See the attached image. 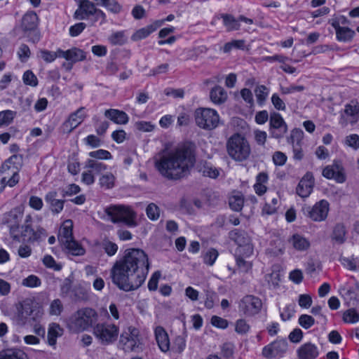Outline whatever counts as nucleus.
<instances>
[{
  "label": "nucleus",
  "instance_id": "obj_1",
  "mask_svg": "<svg viewBox=\"0 0 359 359\" xmlns=\"http://www.w3.org/2000/svg\"><path fill=\"white\" fill-rule=\"evenodd\" d=\"M149 266L148 255L144 250L127 249L123 258L116 262L111 269L112 283L123 291L135 290L144 283Z\"/></svg>",
  "mask_w": 359,
  "mask_h": 359
},
{
  "label": "nucleus",
  "instance_id": "obj_2",
  "mask_svg": "<svg viewBox=\"0 0 359 359\" xmlns=\"http://www.w3.org/2000/svg\"><path fill=\"white\" fill-rule=\"evenodd\" d=\"M195 162L192 151L186 147L163 155L156 161V168L165 178L177 180L184 177Z\"/></svg>",
  "mask_w": 359,
  "mask_h": 359
},
{
  "label": "nucleus",
  "instance_id": "obj_3",
  "mask_svg": "<svg viewBox=\"0 0 359 359\" xmlns=\"http://www.w3.org/2000/svg\"><path fill=\"white\" fill-rule=\"evenodd\" d=\"M99 319L98 313L93 308L83 307L69 317L67 327L74 333H80L93 328Z\"/></svg>",
  "mask_w": 359,
  "mask_h": 359
},
{
  "label": "nucleus",
  "instance_id": "obj_4",
  "mask_svg": "<svg viewBox=\"0 0 359 359\" xmlns=\"http://www.w3.org/2000/svg\"><path fill=\"white\" fill-rule=\"evenodd\" d=\"M226 149L229 157L236 162L248 160L251 155L250 144L247 138L240 134L234 133L226 142Z\"/></svg>",
  "mask_w": 359,
  "mask_h": 359
},
{
  "label": "nucleus",
  "instance_id": "obj_5",
  "mask_svg": "<svg viewBox=\"0 0 359 359\" xmlns=\"http://www.w3.org/2000/svg\"><path fill=\"white\" fill-rule=\"evenodd\" d=\"M105 213L114 223H123L129 227L137 225L136 212L129 206L124 205H111L104 209Z\"/></svg>",
  "mask_w": 359,
  "mask_h": 359
},
{
  "label": "nucleus",
  "instance_id": "obj_6",
  "mask_svg": "<svg viewBox=\"0 0 359 359\" xmlns=\"http://www.w3.org/2000/svg\"><path fill=\"white\" fill-rule=\"evenodd\" d=\"M74 18L77 20H86L92 17L93 23L100 21L102 25L106 22V14L90 0H79V7L74 13Z\"/></svg>",
  "mask_w": 359,
  "mask_h": 359
},
{
  "label": "nucleus",
  "instance_id": "obj_7",
  "mask_svg": "<svg viewBox=\"0 0 359 359\" xmlns=\"http://www.w3.org/2000/svg\"><path fill=\"white\" fill-rule=\"evenodd\" d=\"M93 334L102 345L108 346L117 340L119 327L113 323H97L93 327Z\"/></svg>",
  "mask_w": 359,
  "mask_h": 359
},
{
  "label": "nucleus",
  "instance_id": "obj_8",
  "mask_svg": "<svg viewBox=\"0 0 359 359\" xmlns=\"http://www.w3.org/2000/svg\"><path fill=\"white\" fill-rule=\"evenodd\" d=\"M23 215L24 208L20 205L6 212L3 217V223L7 225L11 238L17 242L20 241L19 230Z\"/></svg>",
  "mask_w": 359,
  "mask_h": 359
},
{
  "label": "nucleus",
  "instance_id": "obj_9",
  "mask_svg": "<svg viewBox=\"0 0 359 359\" xmlns=\"http://www.w3.org/2000/svg\"><path fill=\"white\" fill-rule=\"evenodd\" d=\"M196 124L201 128L212 130L218 126L219 116L210 108H198L194 112Z\"/></svg>",
  "mask_w": 359,
  "mask_h": 359
},
{
  "label": "nucleus",
  "instance_id": "obj_10",
  "mask_svg": "<svg viewBox=\"0 0 359 359\" xmlns=\"http://www.w3.org/2000/svg\"><path fill=\"white\" fill-rule=\"evenodd\" d=\"M20 238L27 239L29 243H34L41 241L47 236L46 231L41 226L34 224L31 215L25 216L24 223L21 226Z\"/></svg>",
  "mask_w": 359,
  "mask_h": 359
},
{
  "label": "nucleus",
  "instance_id": "obj_11",
  "mask_svg": "<svg viewBox=\"0 0 359 359\" xmlns=\"http://www.w3.org/2000/svg\"><path fill=\"white\" fill-rule=\"evenodd\" d=\"M139 330L134 327H128L120 335L118 348L125 352H136L140 348Z\"/></svg>",
  "mask_w": 359,
  "mask_h": 359
},
{
  "label": "nucleus",
  "instance_id": "obj_12",
  "mask_svg": "<svg viewBox=\"0 0 359 359\" xmlns=\"http://www.w3.org/2000/svg\"><path fill=\"white\" fill-rule=\"evenodd\" d=\"M230 238L238 245L237 253L244 257H250L254 251L251 238L242 230L235 229L230 232Z\"/></svg>",
  "mask_w": 359,
  "mask_h": 359
},
{
  "label": "nucleus",
  "instance_id": "obj_13",
  "mask_svg": "<svg viewBox=\"0 0 359 359\" xmlns=\"http://www.w3.org/2000/svg\"><path fill=\"white\" fill-rule=\"evenodd\" d=\"M304 214L314 222H322L326 219L330 211V203L323 199L313 206H306L302 209Z\"/></svg>",
  "mask_w": 359,
  "mask_h": 359
},
{
  "label": "nucleus",
  "instance_id": "obj_14",
  "mask_svg": "<svg viewBox=\"0 0 359 359\" xmlns=\"http://www.w3.org/2000/svg\"><path fill=\"white\" fill-rule=\"evenodd\" d=\"M287 125L282 116L277 112L271 113L269 117V128L271 137L276 140L282 139L287 133Z\"/></svg>",
  "mask_w": 359,
  "mask_h": 359
},
{
  "label": "nucleus",
  "instance_id": "obj_15",
  "mask_svg": "<svg viewBox=\"0 0 359 359\" xmlns=\"http://www.w3.org/2000/svg\"><path fill=\"white\" fill-rule=\"evenodd\" d=\"M262 307V300L253 295L245 296L238 304L239 311L246 316H253L259 313Z\"/></svg>",
  "mask_w": 359,
  "mask_h": 359
},
{
  "label": "nucleus",
  "instance_id": "obj_16",
  "mask_svg": "<svg viewBox=\"0 0 359 359\" xmlns=\"http://www.w3.org/2000/svg\"><path fill=\"white\" fill-rule=\"evenodd\" d=\"M287 350L286 339H278L265 346L262 349V355L268 359H279Z\"/></svg>",
  "mask_w": 359,
  "mask_h": 359
},
{
  "label": "nucleus",
  "instance_id": "obj_17",
  "mask_svg": "<svg viewBox=\"0 0 359 359\" xmlns=\"http://www.w3.org/2000/svg\"><path fill=\"white\" fill-rule=\"evenodd\" d=\"M359 120V103L356 100H351L344 106L341 113L339 123L345 127L348 124H355Z\"/></svg>",
  "mask_w": 359,
  "mask_h": 359
},
{
  "label": "nucleus",
  "instance_id": "obj_18",
  "mask_svg": "<svg viewBox=\"0 0 359 359\" xmlns=\"http://www.w3.org/2000/svg\"><path fill=\"white\" fill-rule=\"evenodd\" d=\"M85 110V107H81L69 114L68 118L62 125L63 133H71L85 120L87 116Z\"/></svg>",
  "mask_w": 359,
  "mask_h": 359
},
{
  "label": "nucleus",
  "instance_id": "obj_19",
  "mask_svg": "<svg viewBox=\"0 0 359 359\" xmlns=\"http://www.w3.org/2000/svg\"><path fill=\"white\" fill-rule=\"evenodd\" d=\"M0 180L6 187H15L20 181L18 169L11 168V167H8L6 163H3L0 167Z\"/></svg>",
  "mask_w": 359,
  "mask_h": 359
},
{
  "label": "nucleus",
  "instance_id": "obj_20",
  "mask_svg": "<svg viewBox=\"0 0 359 359\" xmlns=\"http://www.w3.org/2000/svg\"><path fill=\"white\" fill-rule=\"evenodd\" d=\"M314 185L313 176L311 172H306L299 182L296 192L302 198L308 197L313 191Z\"/></svg>",
  "mask_w": 359,
  "mask_h": 359
},
{
  "label": "nucleus",
  "instance_id": "obj_21",
  "mask_svg": "<svg viewBox=\"0 0 359 359\" xmlns=\"http://www.w3.org/2000/svg\"><path fill=\"white\" fill-rule=\"evenodd\" d=\"M32 304L29 302H25L21 305V309L18 311V318L22 324H25L31 320L36 321L39 316V311L35 314Z\"/></svg>",
  "mask_w": 359,
  "mask_h": 359
},
{
  "label": "nucleus",
  "instance_id": "obj_22",
  "mask_svg": "<svg viewBox=\"0 0 359 359\" xmlns=\"http://www.w3.org/2000/svg\"><path fill=\"white\" fill-rule=\"evenodd\" d=\"M57 192L56 191H48L45 196V201L48 204L50 211L55 215L62 211L65 202V200L57 199Z\"/></svg>",
  "mask_w": 359,
  "mask_h": 359
},
{
  "label": "nucleus",
  "instance_id": "obj_23",
  "mask_svg": "<svg viewBox=\"0 0 359 359\" xmlns=\"http://www.w3.org/2000/svg\"><path fill=\"white\" fill-rule=\"evenodd\" d=\"M297 352L299 359H316L319 354L318 347L310 342L302 345Z\"/></svg>",
  "mask_w": 359,
  "mask_h": 359
},
{
  "label": "nucleus",
  "instance_id": "obj_24",
  "mask_svg": "<svg viewBox=\"0 0 359 359\" xmlns=\"http://www.w3.org/2000/svg\"><path fill=\"white\" fill-rule=\"evenodd\" d=\"M155 337L157 344L161 351L165 353L170 350V343L168 333L165 329L161 326L156 327L154 330Z\"/></svg>",
  "mask_w": 359,
  "mask_h": 359
},
{
  "label": "nucleus",
  "instance_id": "obj_25",
  "mask_svg": "<svg viewBox=\"0 0 359 359\" xmlns=\"http://www.w3.org/2000/svg\"><path fill=\"white\" fill-rule=\"evenodd\" d=\"M104 116L120 125L126 124L129 121V117L126 112L115 109H107L104 111Z\"/></svg>",
  "mask_w": 359,
  "mask_h": 359
},
{
  "label": "nucleus",
  "instance_id": "obj_26",
  "mask_svg": "<svg viewBox=\"0 0 359 359\" xmlns=\"http://www.w3.org/2000/svg\"><path fill=\"white\" fill-rule=\"evenodd\" d=\"M57 238L60 244L67 243V241L74 238L73 222L71 219H67L62 223Z\"/></svg>",
  "mask_w": 359,
  "mask_h": 359
},
{
  "label": "nucleus",
  "instance_id": "obj_27",
  "mask_svg": "<svg viewBox=\"0 0 359 359\" xmlns=\"http://www.w3.org/2000/svg\"><path fill=\"white\" fill-rule=\"evenodd\" d=\"M323 175L327 179H334L337 182L342 183L346 180V177L342 170L338 165H330L323 170Z\"/></svg>",
  "mask_w": 359,
  "mask_h": 359
},
{
  "label": "nucleus",
  "instance_id": "obj_28",
  "mask_svg": "<svg viewBox=\"0 0 359 359\" xmlns=\"http://www.w3.org/2000/svg\"><path fill=\"white\" fill-rule=\"evenodd\" d=\"M65 252L73 256H81L86 252L84 248L74 238L69 240L67 243L61 244Z\"/></svg>",
  "mask_w": 359,
  "mask_h": 359
},
{
  "label": "nucleus",
  "instance_id": "obj_29",
  "mask_svg": "<svg viewBox=\"0 0 359 359\" xmlns=\"http://www.w3.org/2000/svg\"><path fill=\"white\" fill-rule=\"evenodd\" d=\"M38 16L34 12H29L24 15L22 19L21 27L23 31H32L37 27Z\"/></svg>",
  "mask_w": 359,
  "mask_h": 359
},
{
  "label": "nucleus",
  "instance_id": "obj_30",
  "mask_svg": "<svg viewBox=\"0 0 359 359\" xmlns=\"http://www.w3.org/2000/svg\"><path fill=\"white\" fill-rule=\"evenodd\" d=\"M269 181V175L265 172H259L256 177V182L253 186L255 193L258 196L264 195L266 191V184Z\"/></svg>",
  "mask_w": 359,
  "mask_h": 359
},
{
  "label": "nucleus",
  "instance_id": "obj_31",
  "mask_svg": "<svg viewBox=\"0 0 359 359\" xmlns=\"http://www.w3.org/2000/svg\"><path fill=\"white\" fill-rule=\"evenodd\" d=\"M63 334V329L57 323L50 324L48 330V344L55 348L57 339Z\"/></svg>",
  "mask_w": 359,
  "mask_h": 359
},
{
  "label": "nucleus",
  "instance_id": "obj_32",
  "mask_svg": "<svg viewBox=\"0 0 359 359\" xmlns=\"http://www.w3.org/2000/svg\"><path fill=\"white\" fill-rule=\"evenodd\" d=\"M0 359H29L27 355L20 349L8 348L0 351Z\"/></svg>",
  "mask_w": 359,
  "mask_h": 359
},
{
  "label": "nucleus",
  "instance_id": "obj_33",
  "mask_svg": "<svg viewBox=\"0 0 359 359\" xmlns=\"http://www.w3.org/2000/svg\"><path fill=\"white\" fill-rule=\"evenodd\" d=\"M210 97L214 103L222 104L226 101L227 93L222 87L217 86L211 90Z\"/></svg>",
  "mask_w": 359,
  "mask_h": 359
},
{
  "label": "nucleus",
  "instance_id": "obj_34",
  "mask_svg": "<svg viewBox=\"0 0 359 359\" xmlns=\"http://www.w3.org/2000/svg\"><path fill=\"white\" fill-rule=\"evenodd\" d=\"M289 243L297 250H305L310 246V243L299 234H294L289 239Z\"/></svg>",
  "mask_w": 359,
  "mask_h": 359
},
{
  "label": "nucleus",
  "instance_id": "obj_35",
  "mask_svg": "<svg viewBox=\"0 0 359 359\" xmlns=\"http://www.w3.org/2000/svg\"><path fill=\"white\" fill-rule=\"evenodd\" d=\"M221 18L227 32L238 30L240 29L239 20L235 18L232 15L222 14Z\"/></svg>",
  "mask_w": 359,
  "mask_h": 359
},
{
  "label": "nucleus",
  "instance_id": "obj_36",
  "mask_svg": "<svg viewBox=\"0 0 359 359\" xmlns=\"http://www.w3.org/2000/svg\"><path fill=\"white\" fill-rule=\"evenodd\" d=\"M97 4L104 6L114 14H118L122 11V6L116 0H100Z\"/></svg>",
  "mask_w": 359,
  "mask_h": 359
},
{
  "label": "nucleus",
  "instance_id": "obj_37",
  "mask_svg": "<svg viewBox=\"0 0 359 359\" xmlns=\"http://www.w3.org/2000/svg\"><path fill=\"white\" fill-rule=\"evenodd\" d=\"M255 94L257 103L262 106L269 96V88L264 85H258L255 89Z\"/></svg>",
  "mask_w": 359,
  "mask_h": 359
},
{
  "label": "nucleus",
  "instance_id": "obj_38",
  "mask_svg": "<svg viewBox=\"0 0 359 359\" xmlns=\"http://www.w3.org/2000/svg\"><path fill=\"white\" fill-rule=\"evenodd\" d=\"M156 30V27L153 25H149L145 27L137 30L131 36V39L137 41L147 37L150 34Z\"/></svg>",
  "mask_w": 359,
  "mask_h": 359
},
{
  "label": "nucleus",
  "instance_id": "obj_39",
  "mask_svg": "<svg viewBox=\"0 0 359 359\" xmlns=\"http://www.w3.org/2000/svg\"><path fill=\"white\" fill-rule=\"evenodd\" d=\"M85 168L94 171L95 173H100L107 170V166L104 163L94 159L89 158L86 161Z\"/></svg>",
  "mask_w": 359,
  "mask_h": 359
},
{
  "label": "nucleus",
  "instance_id": "obj_40",
  "mask_svg": "<svg viewBox=\"0 0 359 359\" xmlns=\"http://www.w3.org/2000/svg\"><path fill=\"white\" fill-rule=\"evenodd\" d=\"M355 32L346 27H342L337 33H336V37L337 39L339 41H351L354 35Z\"/></svg>",
  "mask_w": 359,
  "mask_h": 359
},
{
  "label": "nucleus",
  "instance_id": "obj_41",
  "mask_svg": "<svg viewBox=\"0 0 359 359\" xmlns=\"http://www.w3.org/2000/svg\"><path fill=\"white\" fill-rule=\"evenodd\" d=\"M67 55V60L72 62H77L86 59L85 53L82 50L77 48H72L68 50Z\"/></svg>",
  "mask_w": 359,
  "mask_h": 359
},
{
  "label": "nucleus",
  "instance_id": "obj_42",
  "mask_svg": "<svg viewBox=\"0 0 359 359\" xmlns=\"http://www.w3.org/2000/svg\"><path fill=\"white\" fill-rule=\"evenodd\" d=\"M244 203V199L242 195L236 194L231 196L229 198V204L230 208L234 211H240L242 210Z\"/></svg>",
  "mask_w": 359,
  "mask_h": 359
},
{
  "label": "nucleus",
  "instance_id": "obj_43",
  "mask_svg": "<svg viewBox=\"0 0 359 359\" xmlns=\"http://www.w3.org/2000/svg\"><path fill=\"white\" fill-rule=\"evenodd\" d=\"M342 319L346 323H356L359 322V312L355 309H349L343 313Z\"/></svg>",
  "mask_w": 359,
  "mask_h": 359
},
{
  "label": "nucleus",
  "instance_id": "obj_44",
  "mask_svg": "<svg viewBox=\"0 0 359 359\" xmlns=\"http://www.w3.org/2000/svg\"><path fill=\"white\" fill-rule=\"evenodd\" d=\"M4 163H6L8 167L19 170L23 163V156L22 154H13Z\"/></svg>",
  "mask_w": 359,
  "mask_h": 359
},
{
  "label": "nucleus",
  "instance_id": "obj_45",
  "mask_svg": "<svg viewBox=\"0 0 359 359\" xmlns=\"http://www.w3.org/2000/svg\"><path fill=\"white\" fill-rule=\"evenodd\" d=\"M109 41L112 45H123L127 41V38L123 31L116 32L112 33L109 37Z\"/></svg>",
  "mask_w": 359,
  "mask_h": 359
},
{
  "label": "nucleus",
  "instance_id": "obj_46",
  "mask_svg": "<svg viewBox=\"0 0 359 359\" xmlns=\"http://www.w3.org/2000/svg\"><path fill=\"white\" fill-rule=\"evenodd\" d=\"M200 172L205 177L217 178L219 175V170L210 164L205 163L201 168Z\"/></svg>",
  "mask_w": 359,
  "mask_h": 359
},
{
  "label": "nucleus",
  "instance_id": "obj_47",
  "mask_svg": "<svg viewBox=\"0 0 359 359\" xmlns=\"http://www.w3.org/2000/svg\"><path fill=\"white\" fill-rule=\"evenodd\" d=\"M302 138L303 132L299 129L294 128L291 131L290 136L287 138V142L294 147L296 144L301 143Z\"/></svg>",
  "mask_w": 359,
  "mask_h": 359
},
{
  "label": "nucleus",
  "instance_id": "obj_48",
  "mask_svg": "<svg viewBox=\"0 0 359 359\" xmlns=\"http://www.w3.org/2000/svg\"><path fill=\"white\" fill-rule=\"evenodd\" d=\"M100 184L102 187L109 189L114 187V182H115V177L114 175L111 173H107L105 175H103L100 178Z\"/></svg>",
  "mask_w": 359,
  "mask_h": 359
},
{
  "label": "nucleus",
  "instance_id": "obj_49",
  "mask_svg": "<svg viewBox=\"0 0 359 359\" xmlns=\"http://www.w3.org/2000/svg\"><path fill=\"white\" fill-rule=\"evenodd\" d=\"M345 234V226L342 224H336L333 230L332 238L337 242L342 243L344 241Z\"/></svg>",
  "mask_w": 359,
  "mask_h": 359
},
{
  "label": "nucleus",
  "instance_id": "obj_50",
  "mask_svg": "<svg viewBox=\"0 0 359 359\" xmlns=\"http://www.w3.org/2000/svg\"><path fill=\"white\" fill-rule=\"evenodd\" d=\"M101 247L108 256L114 255L118 251V245L109 240H104L101 243Z\"/></svg>",
  "mask_w": 359,
  "mask_h": 359
},
{
  "label": "nucleus",
  "instance_id": "obj_51",
  "mask_svg": "<svg viewBox=\"0 0 359 359\" xmlns=\"http://www.w3.org/2000/svg\"><path fill=\"white\" fill-rule=\"evenodd\" d=\"M16 114L15 111L11 110H5L0 112V127L3 125H8L10 124L15 116Z\"/></svg>",
  "mask_w": 359,
  "mask_h": 359
},
{
  "label": "nucleus",
  "instance_id": "obj_52",
  "mask_svg": "<svg viewBox=\"0 0 359 359\" xmlns=\"http://www.w3.org/2000/svg\"><path fill=\"white\" fill-rule=\"evenodd\" d=\"M22 80L25 85H29L32 87H35L38 85L37 77L31 70L25 72L22 76Z\"/></svg>",
  "mask_w": 359,
  "mask_h": 359
},
{
  "label": "nucleus",
  "instance_id": "obj_53",
  "mask_svg": "<svg viewBox=\"0 0 359 359\" xmlns=\"http://www.w3.org/2000/svg\"><path fill=\"white\" fill-rule=\"evenodd\" d=\"M219 253L215 248L209 249L203 256V262L209 266L213 265Z\"/></svg>",
  "mask_w": 359,
  "mask_h": 359
},
{
  "label": "nucleus",
  "instance_id": "obj_54",
  "mask_svg": "<svg viewBox=\"0 0 359 359\" xmlns=\"http://www.w3.org/2000/svg\"><path fill=\"white\" fill-rule=\"evenodd\" d=\"M89 156L100 160H109L112 158L111 153L104 149H98L89 153Z\"/></svg>",
  "mask_w": 359,
  "mask_h": 359
},
{
  "label": "nucleus",
  "instance_id": "obj_55",
  "mask_svg": "<svg viewBox=\"0 0 359 359\" xmlns=\"http://www.w3.org/2000/svg\"><path fill=\"white\" fill-rule=\"evenodd\" d=\"M146 212L147 217L151 220H156L160 216L159 208L153 203L148 205Z\"/></svg>",
  "mask_w": 359,
  "mask_h": 359
},
{
  "label": "nucleus",
  "instance_id": "obj_56",
  "mask_svg": "<svg viewBox=\"0 0 359 359\" xmlns=\"http://www.w3.org/2000/svg\"><path fill=\"white\" fill-rule=\"evenodd\" d=\"M250 326L244 319H239L236 321L235 331L239 334H245L250 330Z\"/></svg>",
  "mask_w": 359,
  "mask_h": 359
},
{
  "label": "nucleus",
  "instance_id": "obj_57",
  "mask_svg": "<svg viewBox=\"0 0 359 359\" xmlns=\"http://www.w3.org/2000/svg\"><path fill=\"white\" fill-rule=\"evenodd\" d=\"M298 321L299 325L304 329H309L315 324L314 318L311 316L306 314L301 315Z\"/></svg>",
  "mask_w": 359,
  "mask_h": 359
},
{
  "label": "nucleus",
  "instance_id": "obj_58",
  "mask_svg": "<svg viewBox=\"0 0 359 359\" xmlns=\"http://www.w3.org/2000/svg\"><path fill=\"white\" fill-rule=\"evenodd\" d=\"M38 56L44 62L48 63L52 62L56 59V54L55 52L46 49L40 50L39 51Z\"/></svg>",
  "mask_w": 359,
  "mask_h": 359
},
{
  "label": "nucleus",
  "instance_id": "obj_59",
  "mask_svg": "<svg viewBox=\"0 0 359 359\" xmlns=\"http://www.w3.org/2000/svg\"><path fill=\"white\" fill-rule=\"evenodd\" d=\"M155 126L149 121H137L135 123V128L141 132H151L154 129Z\"/></svg>",
  "mask_w": 359,
  "mask_h": 359
},
{
  "label": "nucleus",
  "instance_id": "obj_60",
  "mask_svg": "<svg viewBox=\"0 0 359 359\" xmlns=\"http://www.w3.org/2000/svg\"><path fill=\"white\" fill-rule=\"evenodd\" d=\"M186 347V340L182 336H177L175 337L172 349L177 353H182Z\"/></svg>",
  "mask_w": 359,
  "mask_h": 359
},
{
  "label": "nucleus",
  "instance_id": "obj_61",
  "mask_svg": "<svg viewBox=\"0 0 359 359\" xmlns=\"http://www.w3.org/2000/svg\"><path fill=\"white\" fill-rule=\"evenodd\" d=\"M41 284L39 278L34 275H30L22 280V285L29 287H38Z\"/></svg>",
  "mask_w": 359,
  "mask_h": 359
},
{
  "label": "nucleus",
  "instance_id": "obj_62",
  "mask_svg": "<svg viewBox=\"0 0 359 359\" xmlns=\"http://www.w3.org/2000/svg\"><path fill=\"white\" fill-rule=\"evenodd\" d=\"M31 51L29 46L26 44H21L18 50V55L21 62H26L30 57Z\"/></svg>",
  "mask_w": 359,
  "mask_h": 359
},
{
  "label": "nucleus",
  "instance_id": "obj_63",
  "mask_svg": "<svg viewBox=\"0 0 359 359\" xmlns=\"http://www.w3.org/2000/svg\"><path fill=\"white\" fill-rule=\"evenodd\" d=\"M43 264L48 267L54 269L55 271H60L62 266L56 263L54 258L50 255H46L43 259Z\"/></svg>",
  "mask_w": 359,
  "mask_h": 359
},
{
  "label": "nucleus",
  "instance_id": "obj_64",
  "mask_svg": "<svg viewBox=\"0 0 359 359\" xmlns=\"http://www.w3.org/2000/svg\"><path fill=\"white\" fill-rule=\"evenodd\" d=\"M63 310L62 302L59 299L53 300L50 306V313L51 315L59 316Z\"/></svg>",
  "mask_w": 359,
  "mask_h": 359
}]
</instances>
